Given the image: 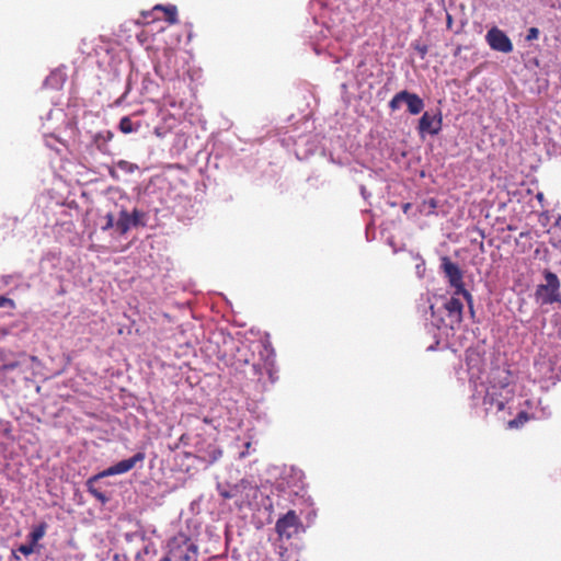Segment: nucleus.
Segmentation results:
<instances>
[{"mask_svg": "<svg viewBox=\"0 0 561 561\" xmlns=\"http://www.w3.org/2000/svg\"><path fill=\"white\" fill-rule=\"evenodd\" d=\"M145 453H137L131 458L124 459L118 461L117 463L108 467L104 471L100 472V476H115L123 474L130 471L138 462H142L145 460Z\"/></svg>", "mask_w": 561, "mask_h": 561, "instance_id": "6e6552de", "label": "nucleus"}, {"mask_svg": "<svg viewBox=\"0 0 561 561\" xmlns=\"http://www.w3.org/2000/svg\"><path fill=\"white\" fill-rule=\"evenodd\" d=\"M114 227V216L112 214L106 215V224L102 227L103 230H107Z\"/></svg>", "mask_w": 561, "mask_h": 561, "instance_id": "4be33fe9", "label": "nucleus"}, {"mask_svg": "<svg viewBox=\"0 0 561 561\" xmlns=\"http://www.w3.org/2000/svg\"><path fill=\"white\" fill-rule=\"evenodd\" d=\"M153 11H163L165 21L169 24H176L178 23V10L175 5H161L157 4L153 8Z\"/></svg>", "mask_w": 561, "mask_h": 561, "instance_id": "ddd939ff", "label": "nucleus"}, {"mask_svg": "<svg viewBox=\"0 0 561 561\" xmlns=\"http://www.w3.org/2000/svg\"><path fill=\"white\" fill-rule=\"evenodd\" d=\"M198 453L202 454L201 458L209 465H213L222 456V450L216 444H210L205 450L198 449Z\"/></svg>", "mask_w": 561, "mask_h": 561, "instance_id": "9b49d317", "label": "nucleus"}, {"mask_svg": "<svg viewBox=\"0 0 561 561\" xmlns=\"http://www.w3.org/2000/svg\"><path fill=\"white\" fill-rule=\"evenodd\" d=\"M451 22H453L451 16H450V15H448V16H447V25H448V26H450V25H451Z\"/></svg>", "mask_w": 561, "mask_h": 561, "instance_id": "c756f323", "label": "nucleus"}, {"mask_svg": "<svg viewBox=\"0 0 561 561\" xmlns=\"http://www.w3.org/2000/svg\"><path fill=\"white\" fill-rule=\"evenodd\" d=\"M427 203H428L431 208H436L437 207V202L434 198H431Z\"/></svg>", "mask_w": 561, "mask_h": 561, "instance_id": "bb28decb", "label": "nucleus"}, {"mask_svg": "<svg viewBox=\"0 0 561 561\" xmlns=\"http://www.w3.org/2000/svg\"><path fill=\"white\" fill-rule=\"evenodd\" d=\"M119 130L123 134H130L137 130V128L134 126L133 121L128 116H124L119 121Z\"/></svg>", "mask_w": 561, "mask_h": 561, "instance_id": "f3484780", "label": "nucleus"}, {"mask_svg": "<svg viewBox=\"0 0 561 561\" xmlns=\"http://www.w3.org/2000/svg\"><path fill=\"white\" fill-rule=\"evenodd\" d=\"M220 495L224 497V499H231L233 495L228 492V491H224V492H220Z\"/></svg>", "mask_w": 561, "mask_h": 561, "instance_id": "a878e982", "label": "nucleus"}, {"mask_svg": "<svg viewBox=\"0 0 561 561\" xmlns=\"http://www.w3.org/2000/svg\"><path fill=\"white\" fill-rule=\"evenodd\" d=\"M539 36V30L537 27H530L528 30V34H527V39L528 41H533V39H537Z\"/></svg>", "mask_w": 561, "mask_h": 561, "instance_id": "aec40b11", "label": "nucleus"}, {"mask_svg": "<svg viewBox=\"0 0 561 561\" xmlns=\"http://www.w3.org/2000/svg\"><path fill=\"white\" fill-rule=\"evenodd\" d=\"M442 268L451 287L455 288V295H461L468 304L472 302V295L465 288L463 275L459 266L451 262L449 257L442 259Z\"/></svg>", "mask_w": 561, "mask_h": 561, "instance_id": "7ed1b4c3", "label": "nucleus"}, {"mask_svg": "<svg viewBox=\"0 0 561 561\" xmlns=\"http://www.w3.org/2000/svg\"><path fill=\"white\" fill-rule=\"evenodd\" d=\"M245 450L240 454V458H244L249 454V449L251 447V442L245 443Z\"/></svg>", "mask_w": 561, "mask_h": 561, "instance_id": "393cba45", "label": "nucleus"}, {"mask_svg": "<svg viewBox=\"0 0 561 561\" xmlns=\"http://www.w3.org/2000/svg\"><path fill=\"white\" fill-rule=\"evenodd\" d=\"M402 103H405L408 111L412 115L420 114L424 108L423 100L415 93L402 90L398 92L389 102V108L392 112L400 110Z\"/></svg>", "mask_w": 561, "mask_h": 561, "instance_id": "20e7f679", "label": "nucleus"}, {"mask_svg": "<svg viewBox=\"0 0 561 561\" xmlns=\"http://www.w3.org/2000/svg\"><path fill=\"white\" fill-rule=\"evenodd\" d=\"M497 408H499V410H502L504 408V403L503 402H499Z\"/></svg>", "mask_w": 561, "mask_h": 561, "instance_id": "7c9ffc66", "label": "nucleus"}, {"mask_svg": "<svg viewBox=\"0 0 561 561\" xmlns=\"http://www.w3.org/2000/svg\"><path fill=\"white\" fill-rule=\"evenodd\" d=\"M46 529L47 524L44 522L39 523L36 527H34L33 530L30 533L31 542L35 545L38 540H41L45 536Z\"/></svg>", "mask_w": 561, "mask_h": 561, "instance_id": "dca6fc26", "label": "nucleus"}, {"mask_svg": "<svg viewBox=\"0 0 561 561\" xmlns=\"http://www.w3.org/2000/svg\"><path fill=\"white\" fill-rule=\"evenodd\" d=\"M444 307L446 309L450 327L454 328V325H459L462 322L463 310V305L460 299L454 296L445 304Z\"/></svg>", "mask_w": 561, "mask_h": 561, "instance_id": "9d476101", "label": "nucleus"}, {"mask_svg": "<svg viewBox=\"0 0 561 561\" xmlns=\"http://www.w3.org/2000/svg\"><path fill=\"white\" fill-rule=\"evenodd\" d=\"M150 552V546H145L144 549L139 552H137L135 557V561H144L142 554H148Z\"/></svg>", "mask_w": 561, "mask_h": 561, "instance_id": "5701e85b", "label": "nucleus"}, {"mask_svg": "<svg viewBox=\"0 0 561 561\" xmlns=\"http://www.w3.org/2000/svg\"><path fill=\"white\" fill-rule=\"evenodd\" d=\"M20 366V362L16 359H9L4 351L0 350V370L10 371L14 370Z\"/></svg>", "mask_w": 561, "mask_h": 561, "instance_id": "4468645a", "label": "nucleus"}, {"mask_svg": "<svg viewBox=\"0 0 561 561\" xmlns=\"http://www.w3.org/2000/svg\"><path fill=\"white\" fill-rule=\"evenodd\" d=\"M531 416L526 411H520L517 416L511 421L507 422L508 428H519L526 424Z\"/></svg>", "mask_w": 561, "mask_h": 561, "instance_id": "2eb2a0df", "label": "nucleus"}, {"mask_svg": "<svg viewBox=\"0 0 561 561\" xmlns=\"http://www.w3.org/2000/svg\"><path fill=\"white\" fill-rule=\"evenodd\" d=\"M545 283L537 285L534 297L537 304H561V283L558 275L549 270L543 271Z\"/></svg>", "mask_w": 561, "mask_h": 561, "instance_id": "f03ea898", "label": "nucleus"}, {"mask_svg": "<svg viewBox=\"0 0 561 561\" xmlns=\"http://www.w3.org/2000/svg\"><path fill=\"white\" fill-rule=\"evenodd\" d=\"M486 41L493 50L501 53H511L513 50V44L510 37L497 27L491 28L486 33Z\"/></svg>", "mask_w": 561, "mask_h": 561, "instance_id": "0eeeda50", "label": "nucleus"}, {"mask_svg": "<svg viewBox=\"0 0 561 561\" xmlns=\"http://www.w3.org/2000/svg\"><path fill=\"white\" fill-rule=\"evenodd\" d=\"M253 369L255 370V373H256L257 375H261V369H260L259 365L253 364Z\"/></svg>", "mask_w": 561, "mask_h": 561, "instance_id": "c85d7f7f", "label": "nucleus"}, {"mask_svg": "<svg viewBox=\"0 0 561 561\" xmlns=\"http://www.w3.org/2000/svg\"><path fill=\"white\" fill-rule=\"evenodd\" d=\"M145 213L135 208L131 214L126 209L121 210L118 219L115 224L116 229L121 234H126L131 226H145Z\"/></svg>", "mask_w": 561, "mask_h": 561, "instance_id": "423d86ee", "label": "nucleus"}, {"mask_svg": "<svg viewBox=\"0 0 561 561\" xmlns=\"http://www.w3.org/2000/svg\"><path fill=\"white\" fill-rule=\"evenodd\" d=\"M116 165H117L118 169H121L122 171L127 172V173H133L136 170H138V165L137 164L131 163V162L126 161V160H119L116 163Z\"/></svg>", "mask_w": 561, "mask_h": 561, "instance_id": "a211bd4d", "label": "nucleus"}, {"mask_svg": "<svg viewBox=\"0 0 561 561\" xmlns=\"http://www.w3.org/2000/svg\"><path fill=\"white\" fill-rule=\"evenodd\" d=\"M104 476H100V473L91 477L90 479H88L87 481V486H88V491L96 499L99 500L101 503H105L107 502L108 497L102 492L100 491L98 488L94 486L95 482L100 479V478H103Z\"/></svg>", "mask_w": 561, "mask_h": 561, "instance_id": "f8f14e48", "label": "nucleus"}, {"mask_svg": "<svg viewBox=\"0 0 561 561\" xmlns=\"http://www.w3.org/2000/svg\"><path fill=\"white\" fill-rule=\"evenodd\" d=\"M419 51L421 53L422 56H424L427 53V47L423 46L422 48L419 49Z\"/></svg>", "mask_w": 561, "mask_h": 561, "instance_id": "cd10ccee", "label": "nucleus"}, {"mask_svg": "<svg viewBox=\"0 0 561 561\" xmlns=\"http://www.w3.org/2000/svg\"><path fill=\"white\" fill-rule=\"evenodd\" d=\"M302 528V523L295 511H288L284 516L278 518L275 525V530L279 537L290 539L293 536L299 534Z\"/></svg>", "mask_w": 561, "mask_h": 561, "instance_id": "39448f33", "label": "nucleus"}, {"mask_svg": "<svg viewBox=\"0 0 561 561\" xmlns=\"http://www.w3.org/2000/svg\"><path fill=\"white\" fill-rule=\"evenodd\" d=\"M113 138L112 131H106V135L103 136L102 134H98L94 137L95 142H98L100 139H103L104 142L111 140Z\"/></svg>", "mask_w": 561, "mask_h": 561, "instance_id": "412c9836", "label": "nucleus"}, {"mask_svg": "<svg viewBox=\"0 0 561 561\" xmlns=\"http://www.w3.org/2000/svg\"><path fill=\"white\" fill-rule=\"evenodd\" d=\"M442 129V116L431 115L428 112H425L420 121H419V131L421 134L427 133L431 135H437Z\"/></svg>", "mask_w": 561, "mask_h": 561, "instance_id": "1a4fd4ad", "label": "nucleus"}, {"mask_svg": "<svg viewBox=\"0 0 561 561\" xmlns=\"http://www.w3.org/2000/svg\"><path fill=\"white\" fill-rule=\"evenodd\" d=\"M34 546L35 545L33 542H30L27 545H21L19 547V551L21 553H23L24 556H30V554H32L34 552Z\"/></svg>", "mask_w": 561, "mask_h": 561, "instance_id": "6ab92c4d", "label": "nucleus"}, {"mask_svg": "<svg viewBox=\"0 0 561 561\" xmlns=\"http://www.w3.org/2000/svg\"><path fill=\"white\" fill-rule=\"evenodd\" d=\"M5 305H11L12 306L13 305L12 299L3 297V296H0V308L4 307Z\"/></svg>", "mask_w": 561, "mask_h": 561, "instance_id": "b1692460", "label": "nucleus"}, {"mask_svg": "<svg viewBox=\"0 0 561 561\" xmlns=\"http://www.w3.org/2000/svg\"><path fill=\"white\" fill-rule=\"evenodd\" d=\"M470 309H472V304H469ZM471 313H474V310H471Z\"/></svg>", "mask_w": 561, "mask_h": 561, "instance_id": "2f4dec72", "label": "nucleus"}, {"mask_svg": "<svg viewBox=\"0 0 561 561\" xmlns=\"http://www.w3.org/2000/svg\"><path fill=\"white\" fill-rule=\"evenodd\" d=\"M168 548V553L160 561H197L198 547L183 533L172 537Z\"/></svg>", "mask_w": 561, "mask_h": 561, "instance_id": "f257e3e1", "label": "nucleus"}]
</instances>
